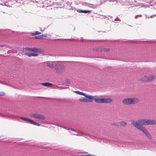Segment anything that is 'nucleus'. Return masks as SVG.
Instances as JSON below:
<instances>
[{
	"label": "nucleus",
	"mask_w": 156,
	"mask_h": 156,
	"mask_svg": "<svg viewBox=\"0 0 156 156\" xmlns=\"http://www.w3.org/2000/svg\"><path fill=\"white\" fill-rule=\"evenodd\" d=\"M131 124L133 126H142L144 125H154L156 124V121L152 119H141L136 122L131 121Z\"/></svg>",
	"instance_id": "nucleus-1"
},
{
	"label": "nucleus",
	"mask_w": 156,
	"mask_h": 156,
	"mask_svg": "<svg viewBox=\"0 0 156 156\" xmlns=\"http://www.w3.org/2000/svg\"><path fill=\"white\" fill-rule=\"evenodd\" d=\"M137 129L141 130L143 133L149 139H151L152 137L150 134L149 133L147 130L143 126H137L136 125H134V126Z\"/></svg>",
	"instance_id": "nucleus-2"
},
{
	"label": "nucleus",
	"mask_w": 156,
	"mask_h": 156,
	"mask_svg": "<svg viewBox=\"0 0 156 156\" xmlns=\"http://www.w3.org/2000/svg\"><path fill=\"white\" fill-rule=\"evenodd\" d=\"M103 141L105 142H106L107 143H114L115 145H117V146L119 147H126V144L127 143L126 142H117L115 141H114L112 142H111V141H110L108 140H106L105 139H103Z\"/></svg>",
	"instance_id": "nucleus-3"
},
{
	"label": "nucleus",
	"mask_w": 156,
	"mask_h": 156,
	"mask_svg": "<svg viewBox=\"0 0 156 156\" xmlns=\"http://www.w3.org/2000/svg\"><path fill=\"white\" fill-rule=\"evenodd\" d=\"M0 116L3 117H9L12 119H17L18 118H20V117L17 115H15L10 114H5L2 113L1 112H0Z\"/></svg>",
	"instance_id": "nucleus-4"
},
{
	"label": "nucleus",
	"mask_w": 156,
	"mask_h": 156,
	"mask_svg": "<svg viewBox=\"0 0 156 156\" xmlns=\"http://www.w3.org/2000/svg\"><path fill=\"white\" fill-rule=\"evenodd\" d=\"M31 116L32 117H34L36 119H39L44 120L45 119L44 116L39 114H37L33 113L32 114Z\"/></svg>",
	"instance_id": "nucleus-5"
},
{
	"label": "nucleus",
	"mask_w": 156,
	"mask_h": 156,
	"mask_svg": "<svg viewBox=\"0 0 156 156\" xmlns=\"http://www.w3.org/2000/svg\"><path fill=\"white\" fill-rule=\"evenodd\" d=\"M85 96L87 100L86 101V102H91L93 101L94 98L92 96H90L89 94H86Z\"/></svg>",
	"instance_id": "nucleus-6"
},
{
	"label": "nucleus",
	"mask_w": 156,
	"mask_h": 156,
	"mask_svg": "<svg viewBox=\"0 0 156 156\" xmlns=\"http://www.w3.org/2000/svg\"><path fill=\"white\" fill-rule=\"evenodd\" d=\"M83 5L85 6L88 7L93 8H95L96 7V6L94 5L86 2H83L82 3Z\"/></svg>",
	"instance_id": "nucleus-7"
},
{
	"label": "nucleus",
	"mask_w": 156,
	"mask_h": 156,
	"mask_svg": "<svg viewBox=\"0 0 156 156\" xmlns=\"http://www.w3.org/2000/svg\"><path fill=\"white\" fill-rule=\"evenodd\" d=\"M122 101L125 105L131 104V99L130 98H125L122 100Z\"/></svg>",
	"instance_id": "nucleus-8"
},
{
	"label": "nucleus",
	"mask_w": 156,
	"mask_h": 156,
	"mask_svg": "<svg viewBox=\"0 0 156 156\" xmlns=\"http://www.w3.org/2000/svg\"><path fill=\"white\" fill-rule=\"evenodd\" d=\"M54 65L55 66V69L57 72L58 69L61 66V62L59 61H57L56 62H54Z\"/></svg>",
	"instance_id": "nucleus-9"
},
{
	"label": "nucleus",
	"mask_w": 156,
	"mask_h": 156,
	"mask_svg": "<svg viewBox=\"0 0 156 156\" xmlns=\"http://www.w3.org/2000/svg\"><path fill=\"white\" fill-rule=\"evenodd\" d=\"M131 104H133L138 102L139 100L137 98H130Z\"/></svg>",
	"instance_id": "nucleus-10"
},
{
	"label": "nucleus",
	"mask_w": 156,
	"mask_h": 156,
	"mask_svg": "<svg viewBox=\"0 0 156 156\" xmlns=\"http://www.w3.org/2000/svg\"><path fill=\"white\" fill-rule=\"evenodd\" d=\"M145 79H143V80L144 81H150L154 80V77L153 76H149L148 77H145Z\"/></svg>",
	"instance_id": "nucleus-11"
},
{
	"label": "nucleus",
	"mask_w": 156,
	"mask_h": 156,
	"mask_svg": "<svg viewBox=\"0 0 156 156\" xmlns=\"http://www.w3.org/2000/svg\"><path fill=\"white\" fill-rule=\"evenodd\" d=\"M112 100L111 98H103V103H109L112 102Z\"/></svg>",
	"instance_id": "nucleus-12"
},
{
	"label": "nucleus",
	"mask_w": 156,
	"mask_h": 156,
	"mask_svg": "<svg viewBox=\"0 0 156 156\" xmlns=\"http://www.w3.org/2000/svg\"><path fill=\"white\" fill-rule=\"evenodd\" d=\"M77 11L79 13H90L91 12V10H77Z\"/></svg>",
	"instance_id": "nucleus-13"
},
{
	"label": "nucleus",
	"mask_w": 156,
	"mask_h": 156,
	"mask_svg": "<svg viewBox=\"0 0 156 156\" xmlns=\"http://www.w3.org/2000/svg\"><path fill=\"white\" fill-rule=\"evenodd\" d=\"M94 101L97 103H103V98H95Z\"/></svg>",
	"instance_id": "nucleus-14"
},
{
	"label": "nucleus",
	"mask_w": 156,
	"mask_h": 156,
	"mask_svg": "<svg viewBox=\"0 0 156 156\" xmlns=\"http://www.w3.org/2000/svg\"><path fill=\"white\" fill-rule=\"evenodd\" d=\"M47 65L50 68H53L54 66V62H47Z\"/></svg>",
	"instance_id": "nucleus-15"
},
{
	"label": "nucleus",
	"mask_w": 156,
	"mask_h": 156,
	"mask_svg": "<svg viewBox=\"0 0 156 156\" xmlns=\"http://www.w3.org/2000/svg\"><path fill=\"white\" fill-rule=\"evenodd\" d=\"M84 153H87V152L84 153H79L77 155V156H95L94 155H91L90 154H84Z\"/></svg>",
	"instance_id": "nucleus-16"
},
{
	"label": "nucleus",
	"mask_w": 156,
	"mask_h": 156,
	"mask_svg": "<svg viewBox=\"0 0 156 156\" xmlns=\"http://www.w3.org/2000/svg\"><path fill=\"white\" fill-rule=\"evenodd\" d=\"M29 122H30L31 124L36 126H40V124H39L31 119H30Z\"/></svg>",
	"instance_id": "nucleus-17"
},
{
	"label": "nucleus",
	"mask_w": 156,
	"mask_h": 156,
	"mask_svg": "<svg viewBox=\"0 0 156 156\" xmlns=\"http://www.w3.org/2000/svg\"><path fill=\"white\" fill-rule=\"evenodd\" d=\"M41 84L47 87L51 86L53 85L52 84L49 83H41Z\"/></svg>",
	"instance_id": "nucleus-18"
},
{
	"label": "nucleus",
	"mask_w": 156,
	"mask_h": 156,
	"mask_svg": "<svg viewBox=\"0 0 156 156\" xmlns=\"http://www.w3.org/2000/svg\"><path fill=\"white\" fill-rule=\"evenodd\" d=\"M119 126L124 127L126 125V122L124 121H121L119 122Z\"/></svg>",
	"instance_id": "nucleus-19"
},
{
	"label": "nucleus",
	"mask_w": 156,
	"mask_h": 156,
	"mask_svg": "<svg viewBox=\"0 0 156 156\" xmlns=\"http://www.w3.org/2000/svg\"><path fill=\"white\" fill-rule=\"evenodd\" d=\"M31 35L32 36H35L37 35H39L41 34V32L38 31H36L33 33H31Z\"/></svg>",
	"instance_id": "nucleus-20"
},
{
	"label": "nucleus",
	"mask_w": 156,
	"mask_h": 156,
	"mask_svg": "<svg viewBox=\"0 0 156 156\" xmlns=\"http://www.w3.org/2000/svg\"><path fill=\"white\" fill-rule=\"evenodd\" d=\"M75 93H76L77 94H78L79 95H82L84 96H85L86 95V94L84 93H83V92L78 91H76L74 92Z\"/></svg>",
	"instance_id": "nucleus-21"
},
{
	"label": "nucleus",
	"mask_w": 156,
	"mask_h": 156,
	"mask_svg": "<svg viewBox=\"0 0 156 156\" xmlns=\"http://www.w3.org/2000/svg\"><path fill=\"white\" fill-rule=\"evenodd\" d=\"M30 51L35 52H36L39 51V50L38 48H31Z\"/></svg>",
	"instance_id": "nucleus-22"
},
{
	"label": "nucleus",
	"mask_w": 156,
	"mask_h": 156,
	"mask_svg": "<svg viewBox=\"0 0 156 156\" xmlns=\"http://www.w3.org/2000/svg\"><path fill=\"white\" fill-rule=\"evenodd\" d=\"M20 119H21L27 121L28 122H30V119H28V118L23 117H20Z\"/></svg>",
	"instance_id": "nucleus-23"
},
{
	"label": "nucleus",
	"mask_w": 156,
	"mask_h": 156,
	"mask_svg": "<svg viewBox=\"0 0 156 156\" xmlns=\"http://www.w3.org/2000/svg\"><path fill=\"white\" fill-rule=\"evenodd\" d=\"M98 51H105L108 52L109 51L110 49L109 48H103L101 49V50H98Z\"/></svg>",
	"instance_id": "nucleus-24"
},
{
	"label": "nucleus",
	"mask_w": 156,
	"mask_h": 156,
	"mask_svg": "<svg viewBox=\"0 0 156 156\" xmlns=\"http://www.w3.org/2000/svg\"><path fill=\"white\" fill-rule=\"evenodd\" d=\"M87 99L86 98H83L80 99V101L81 102H86Z\"/></svg>",
	"instance_id": "nucleus-25"
},
{
	"label": "nucleus",
	"mask_w": 156,
	"mask_h": 156,
	"mask_svg": "<svg viewBox=\"0 0 156 156\" xmlns=\"http://www.w3.org/2000/svg\"><path fill=\"white\" fill-rule=\"evenodd\" d=\"M66 84L67 86H69L70 84V81L69 80H66Z\"/></svg>",
	"instance_id": "nucleus-26"
},
{
	"label": "nucleus",
	"mask_w": 156,
	"mask_h": 156,
	"mask_svg": "<svg viewBox=\"0 0 156 156\" xmlns=\"http://www.w3.org/2000/svg\"><path fill=\"white\" fill-rule=\"evenodd\" d=\"M112 125L115 126H119V122H116V123H113L112 124Z\"/></svg>",
	"instance_id": "nucleus-27"
},
{
	"label": "nucleus",
	"mask_w": 156,
	"mask_h": 156,
	"mask_svg": "<svg viewBox=\"0 0 156 156\" xmlns=\"http://www.w3.org/2000/svg\"><path fill=\"white\" fill-rule=\"evenodd\" d=\"M41 39H42L46 37L47 36V35L46 34H44L42 35H41Z\"/></svg>",
	"instance_id": "nucleus-28"
},
{
	"label": "nucleus",
	"mask_w": 156,
	"mask_h": 156,
	"mask_svg": "<svg viewBox=\"0 0 156 156\" xmlns=\"http://www.w3.org/2000/svg\"><path fill=\"white\" fill-rule=\"evenodd\" d=\"M25 55L29 57L31 56V53H26L24 54Z\"/></svg>",
	"instance_id": "nucleus-29"
},
{
	"label": "nucleus",
	"mask_w": 156,
	"mask_h": 156,
	"mask_svg": "<svg viewBox=\"0 0 156 156\" xmlns=\"http://www.w3.org/2000/svg\"><path fill=\"white\" fill-rule=\"evenodd\" d=\"M35 38L37 39H41V35L35 36Z\"/></svg>",
	"instance_id": "nucleus-30"
},
{
	"label": "nucleus",
	"mask_w": 156,
	"mask_h": 156,
	"mask_svg": "<svg viewBox=\"0 0 156 156\" xmlns=\"http://www.w3.org/2000/svg\"><path fill=\"white\" fill-rule=\"evenodd\" d=\"M38 55L37 54L35 53H31V56H37Z\"/></svg>",
	"instance_id": "nucleus-31"
},
{
	"label": "nucleus",
	"mask_w": 156,
	"mask_h": 156,
	"mask_svg": "<svg viewBox=\"0 0 156 156\" xmlns=\"http://www.w3.org/2000/svg\"><path fill=\"white\" fill-rule=\"evenodd\" d=\"M66 3H67V4L68 5H70L72 4V2H69V1H68L67 2H66Z\"/></svg>",
	"instance_id": "nucleus-32"
},
{
	"label": "nucleus",
	"mask_w": 156,
	"mask_h": 156,
	"mask_svg": "<svg viewBox=\"0 0 156 156\" xmlns=\"http://www.w3.org/2000/svg\"><path fill=\"white\" fill-rule=\"evenodd\" d=\"M5 95V93L4 92H0V96H2L4 95Z\"/></svg>",
	"instance_id": "nucleus-33"
},
{
	"label": "nucleus",
	"mask_w": 156,
	"mask_h": 156,
	"mask_svg": "<svg viewBox=\"0 0 156 156\" xmlns=\"http://www.w3.org/2000/svg\"><path fill=\"white\" fill-rule=\"evenodd\" d=\"M25 49L26 50H29L30 51V50H31V48H29L28 47H26V48H25Z\"/></svg>",
	"instance_id": "nucleus-34"
},
{
	"label": "nucleus",
	"mask_w": 156,
	"mask_h": 156,
	"mask_svg": "<svg viewBox=\"0 0 156 156\" xmlns=\"http://www.w3.org/2000/svg\"><path fill=\"white\" fill-rule=\"evenodd\" d=\"M72 131H74V132H77V133H78V132L77 131H75V130H74L72 128H71L70 129Z\"/></svg>",
	"instance_id": "nucleus-35"
},
{
	"label": "nucleus",
	"mask_w": 156,
	"mask_h": 156,
	"mask_svg": "<svg viewBox=\"0 0 156 156\" xmlns=\"http://www.w3.org/2000/svg\"><path fill=\"white\" fill-rule=\"evenodd\" d=\"M62 128L65 129H67V130H69L70 129L69 128H66V127H62Z\"/></svg>",
	"instance_id": "nucleus-36"
},
{
	"label": "nucleus",
	"mask_w": 156,
	"mask_h": 156,
	"mask_svg": "<svg viewBox=\"0 0 156 156\" xmlns=\"http://www.w3.org/2000/svg\"><path fill=\"white\" fill-rule=\"evenodd\" d=\"M156 16V15H153L150 16V17L151 18H152L153 17H154Z\"/></svg>",
	"instance_id": "nucleus-37"
},
{
	"label": "nucleus",
	"mask_w": 156,
	"mask_h": 156,
	"mask_svg": "<svg viewBox=\"0 0 156 156\" xmlns=\"http://www.w3.org/2000/svg\"><path fill=\"white\" fill-rule=\"evenodd\" d=\"M138 16V15L136 16L135 17V18L137 19Z\"/></svg>",
	"instance_id": "nucleus-38"
},
{
	"label": "nucleus",
	"mask_w": 156,
	"mask_h": 156,
	"mask_svg": "<svg viewBox=\"0 0 156 156\" xmlns=\"http://www.w3.org/2000/svg\"><path fill=\"white\" fill-rule=\"evenodd\" d=\"M118 19V17H117L115 19H114V21H116V20Z\"/></svg>",
	"instance_id": "nucleus-39"
},
{
	"label": "nucleus",
	"mask_w": 156,
	"mask_h": 156,
	"mask_svg": "<svg viewBox=\"0 0 156 156\" xmlns=\"http://www.w3.org/2000/svg\"><path fill=\"white\" fill-rule=\"evenodd\" d=\"M138 15V16H140V17H142V15Z\"/></svg>",
	"instance_id": "nucleus-40"
},
{
	"label": "nucleus",
	"mask_w": 156,
	"mask_h": 156,
	"mask_svg": "<svg viewBox=\"0 0 156 156\" xmlns=\"http://www.w3.org/2000/svg\"><path fill=\"white\" fill-rule=\"evenodd\" d=\"M109 17L111 19L112 18V16H109Z\"/></svg>",
	"instance_id": "nucleus-41"
},
{
	"label": "nucleus",
	"mask_w": 156,
	"mask_h": 156,
	"mask_svg": "<svg viewBox=\"0 0 156 156\" xmlns=\"http://www.w3.org/2000/svg\"><path fill=\"white\" fill-rule=\"evenodd\" d=\"M102 140V139H99L98 140L100 141H101Z\"/></svg>",
	"instance_id": "nucleus-42"
},
{
	"label": "nucleus",
	"mask_w": 156,
	"mask_h": 156,
	"mask_svg": "<svg viewBox=\"0 0 156 156\" xmlns=\"http://www.w3.org/2000/svg\"><path fill=\"white\" fill-rule=\"evenodd\" d=\"M146 17H147V18H149V17L148 16H147L146 15H145Z\"/></svg>",
	"instance_id": "nucleus-43"
},
{
	"label": "nucleus",
	"mask_w": 156,
	"mask_h": 156,
	"mask_svg": "<svg viewBox=\"0 0 156 156\" xmlns=\"http://www.w3.org/2000/svg\"><path fill=\"white\" fill-rule=\"evenodd\" d=\"M94 138L96 139H98L97 137L96 136H95Z\"/></svg>",
	"instance_id": "nucleus-44"
},
{
	"label": "nucleus",
	"mask_w": 156,
	"mask_h": 156,
	"mask_svg": "<svg viewBox=\"0 0 156 156\" xmlns=\"http://www.w3.org/2000/svg\"><path fill=\"white\" fill-rule=\"evenodd\" d=\"M3 46V45H1V47Z\"/></svg>",
	"instance_id": "nucleus-45"
},
{
	"label": "nucleus",
	"mask_w": 156,
	"mask_h": 156,
	"mask_svg": "<svg viewBox=\"0 0 156 156\" xmlns=\"http://www.w3.org/2000/svg\"><path fill=\"white\" fill-rule=\"evenodd\" d=\"M119 20V21H120V20Z\"/></svg>",
	"instance_id": "nucleus-46"
}]
</instances>
